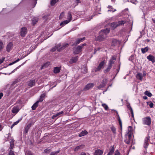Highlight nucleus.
Listing matches in <instances>:
<instances>
[{
  "mask_svg": "<svg viewBox=\"0 0 155 155\" xmlns=\"http://www.w3.org/2000/svg\"><path fill=\"white\" fill-rule=\"evenodd\" d=\"M110 31V29L108 28L101 30L99 33V35L96 38V40L100 41L104 40L107 35L109 32Z\"/></svg>",
  "mask_w": 155,
  "mask_h": 155,
  "instance_id": "obj_1",
  "label": "nucleus"
},
{
  "mask_svg": "<svg viewBox=\"0 0 155 155\" xmlns=\"http://www.w3.org/2000/svg\"><path fill=\"white\" fill-rule=\"evenodd\" d=\"M143 124L150 126L151 124V119L150 117H148L143 118Z\"/></svg>",
  "mask_w": 155,
  "mask_h": 155,
  "instance_id": "obj_2",
  "label": "nucleus"
},
{
  "mask_svg": "<svg viewBox=\"0 0 155 155\" xmlns=\"http://www.w3.org/2000/svg\"><path fill=\"white\" fill-rule=\"evenodd\" d=\"M85 44H83L81 45L78 46L73 52L74 54H78L81 51V49L84 46L86 45Z\"/></svg>",
  "mask_w": 155,
  "mask_h": 155,
  "instance_id": "obj_3",
  "label": "nucleus"
},
{
  "mask_svg": "<svg viewBox=\"0 0 155 155\" xmlns=\"http://www.w3.org/2000/svg\"><path fill=\"white\" fill-rule=\"evenodd\" d=\"M105 64L104 61H102L99 64L97 67L95 69V72H97L100 71L103 68Z\"/></svg>",
  "mask_w": 155,
  "mask_h": 155,
  "instance_id": "obj_4",
  "label": "nucleus"
},
{
  "mask_svg": "<svg viewBox=\"0 0 155 155\" xmlns=\"http://www.w3.org/2000/svg\"><path fill=\"white\" fill-rule=\"evenodd\" d=\"M34 123L31 122L28 124L27 126H26L24 128V133L25 134L28 132V130L29 129L30 127L32 125H33Z\"/></svg>",
  "mask_w": 155,
  "mask_h": 155,
  "instance_id": "obj_5",
  "label": "nucleus"
},
{
  "mask_svg": "<svg viewBox=\"0 0 155 155\" xmlns=\"http://www.w3.org/2000/svg\"><path fill=\"white\" fill-rule=\"evenodd\" d=\"M35 83L36 81L35 79H31L28 81V85L30 87H32L35 85Z\"/></svg>",
  "mask_w": 155,
  "mask_h": 155,
  "instance_id": "obj_6",
  "label": "nucleus"
},
{
  "mask_svg": "<svg viewBox=\"0 0 155 155\" xmlns=\"http://www.w3.org/2000/svg\"><path fill=\"white\" fill-rule=\"evenodd\" d=\"M116 58L115 56H112L109 61L108 65L112 67V64H114L116 61Z\"/></svg>",
  "mask_w": 155,
  "mask_h": 155,
  "instance_id": "obj_7",
  "label": "nucleus"
},
{
  "mask_svg": "<svg viewBox=\"0 0 155 155\" xmlns=\"http://www.w3.org/2000/svg\"><path fill=\"white\" fill-rule=\"evenodd\" d=\"M94 84L93 83H89L86 85L83 89L84 91H87L92 88L94 86Z\"/></svg>",
  "mask_w": 155,
  "mask_h": 155,
  "instance_id": "obj_8",
  "label": "nucleus"
},
{
  "mask_svg": "<svg viewBox=\"0 0 155 155\" xmlns=\"http://www.w3.org/2000/svg\"><path fill=\"white\" fill-rule=\"evenodd\" d=\"M150 141V137H146L144 140V147L145 148L147 149L149 145L148 142Z\"/></svg>",
  "mask_w": 155,
  "mask_h": 155,
  "instance_id": "obj_9",
  "label": "nucleus"
},
{
  "mask_svg": "<svg viewBox=\"0 0 155 155\" xmlns=\"http://www.w3.org/2000/svg\"><path fill=\"white\" fill-rule=\"evenodd\" d=\"M27 33V29L25 27H23L21 28V35L22 37H24Z\"/></svg>",
  "mask_w": 155,
  "mask_h": 155,
  "instance_id": "obj_10",
  "label": "nucleus"
},
{
  "mask_svg": "<svg viewBox=\"0 0 155 155\" xmlns=\"http://www.w3.org/2000/svg\"><path fill=\"white\" fill-rule=\"evenodd\" d=\"M78 56L75 57H72L70 60L69 63L71 64H72L78 61Z\"/></svg>",
  "mask_w": 155,
  "mask_h": 155,
  "instance_id": "obj_11",
  "label": "nucleus"
},
{
  "mask_svg": "<svg viewBox=\"0 0 155 155\" xmlns=\"http://www.w3.org/2000/svg\"><path fill=\"white\" fill-rule=\"evenodd\" d=\"M115 150V147L114 145L111 146L109 149V152L107 155H112Z\"/></svg>",
  "mask_w": 155,
  "mask_h": 155,
  "instance_id": "obj_12",
  "label": "nucleus"
},
{
  "mask_svg": "<svg viewBox=\"0 0 155 155\" xmlns=\"http://www.w3.org/2000/svg\"><path fill=\"white\" fill-rule=\"evenodd\" d=\"M147 58L153 63L155 62V57L150 54L147 57Z\"/></svg>",
  "mask_w": 155,
  "mask_h": 155,
  "instance_id": "obj_13",
  "label": "nucleus"
},
{
  "mask_svg": "<svg viewBox=\"0 0 155 155\" xmlns=\"http://www.w3.org/2000/svg\"><path fill=\"white\" fill-rule=\"evenodd\" d=\"M85 39V37H84L81 38H79L77 39L75 42L73 44V45H76L79 44L81 42L83 41Z\"/></svg>",
  "mask_w": 155,
  "mask_h": 155,
  "instance_id": "obj_14",
  "label": "nucleus"
},
{
  "mask_svg": "<svg viewBox=\"0 0 155 155\" xmlns=\"http://www.w3.org/2000/svg\"><path fill=\"white\" fill-rule=\"evenodd\" d=\"M61 46V45L60 44H59L57 45H56L55 47L52 48L51 50V51L52 52H54L56 50H57L58 51H60V50L59 48H60Z\"/></svg>",
  "mask_w": 155,
  "mask_h": 155,
  "instance_id": "obj_15",
  "label": "nucleus"
},
{
  "mask_svg": "<svg viewBox=\"0 0 155 155\" xmlns=\"http://www.w3.org/2000/svg\"><path fill=\"white\" fill-rule=\"evenodd\" d=\"M20 108L18 106L14 107L12 110V112L13 113H17L20 110Z\"/></svg>",
  "mask_w": 155,
  "mask_h": 155,
  "instance_id": "obj_16",
  "label": "nucleus"
},
{
  "mask_svg": "<svg viewBox=\"0 0 155 155\" xmlns=\"http://www.w3.org/2000/svg\"><path fill=\"white\" fill-rule=\"evenodd\" d=\"M13 46V44L12 42H9L7 45L6 47V50L8 52H9L12 49V48Z\"/></svg>",
  "mask_w": 155,
  "mask_h": 155,
  "instance_id": "obj_17",
  "label": "nucleus"
},
{
  "mask_svg": "<svg viewBox=\"0 0 155 155\" xmlns=\"http://www.w3.org/2000/svg\"><path fill=\"white\" fill-rule=\"evenodd\" d=\"M103 151L100 149H97L95 150L94 153V155H102L103 153Z\"/></svg>",
  "mask_w": 155,
  "mask_h": 155,
  "instance_id": "obj_18",
  "label": "nucleus"
},
{
  "mask_svg": "<svg viewBox=\"0 0 155 155\" xmlns=\"http://www.w3.org/2000/svg\"><path fill=\"white\" fill-rule=\"evenodd\" d=\"M46 96V94L43 93L41 94L40 97V98L37 101H38L39 102H42L44 100L45 97Z\"/></svg>",
  "mask_w": 155,
  "mask_h": 155,
  "instance_id": "obj_19",
  "label": "nucleus"
},
{
  "mask_svg": "<svg viewBox=\"0 0 155 155\" xmlns=\"http://www.w3.org/2000/svg\"><path fill=\"white\" fill-rule=\"evenodd\" d=\"M116 115H117V120L118 121L119 124L120 125V129H121V130L122 129V122H121V119L120 118V117L118 113H117Z\"/></svg>",
  "mask_w": 155,
  "mask_h": 155,
  "instance_id": "obj_20",
  "label": "nucleus"
},
{
  "mask_svg": "<svg viewBox=\"0 0 155 155\" xmlns=\"http://www.w3.org/2000/svg\"><path fill=\"white\" fill-rule=\"evenodd\" d=\"M105 86V82L104 80L103 79L102 80L101 83L99 86H97V87L98 89H100L101 88H103Z\"/></svg>",
  "mask_w": 155,
  "mask_h": 155,
  "instance_id": "obj_21",
  "label": "nucleus"
},
{
  "mask_svg": "<svg viewBox=\"0 0 155 155\" xmlns=\"http://www.w3.org/2000/svg\"><path fill=\"white\" fill-rule=\"evenodd\" d=\"M64 113L63 111H61L59 112L58 113L54 115H53L52 117V119H54L56 117L60 116L61 115L63 114Z\"/></svg>",
  "mask_w": 155,
  "mask_h": 155,
  "instance_id": "obj_22",
  "label": "nucleus"
},
{
  "mask_svg": "<svg viewBox=\"0 0 155 155\" xmlns=\"http://www.w3.org/2000/svg\"><path fill=\"white\" fill-rule=\"evenodd\" d=\"M39 102L37 101L34 103L31 107L32 109L33 110H35L36 108L38 107V103Z\"/></svg>",
  "mask_w": 155,
  "mask_h": 155,
  "instance_id": "obj_23",
  "label": "nucleus"
},
{
  "mask_svg": "<svg viewBox=\"0 0 155 155\" xmlns=\"http://www.w3.org/2000/svg\"><path fill=\"white\" fill-rule=\"evenodd\" d=\"M84 145L83 144L77 146L74 148V151H78L79 150L83 149L84 147Z\"/></svg>",
  "mask_w": 155,
  "mask_h": 155,
  "instance_id": "obj_24",
  "label": "nucleus"
},
{
  "mask_svg": "<svg viewBox=\"0 0 155 155\" xmlns=\"http://www.w3.org/2000/svg\"><path fill=\"white\" fill-rule=\"evenodd\" d=\"M61 70V68L59 67H56L54 68V72L55 74H57L59 73Z\"/></svg>",
  "mask_w": 155,
  "mask_h": 155,
  "instance_id": "obj_25",
  "label": "nucleus"
},
{
  "mask_svg": "<svg viewBox=\"0 0 155 155\" xmlns=\"http://www.w3.org/2000/svg\"><path fill=\"white\" fill-rule=\"evenodd\" d=\"M88 133V132L86 130H84V131H82L80 134H79V137H81L83 136H84L87 135Z\"/></svg>",
  "mask_w": 155,
  "mask_h": 155,
  "instance_id": "obj_26",
  "label": "nucleus"
},
{
  "mask_svg": "<svg viewBox=\"0 0 155 155\" xmlns=\"http://www.w3.org/2000/svg\"><path fill=\"white\" fill-rule=\"evenodd\" d=\"M69 44L66 43H64L63 44L62 46L60 48V51L63 50L65 48L68 47L69 46Z\"/></svg>",
  "mask_w": 155,
  "mask_h": 155,
  "instance_id": "obj_27",
  "label": "nucleus"
},
{
  "mask_svg": "<svg viewBox=\"0 0 155 155\" xmlns=\"http://www.w3.org/2000/svg\"><path fill=\"white\" fill-rule=\"evenodd\" d=\"M117 22L118 26L124 25V24L126 23V21L124 20H121Z\"/></svg>",
  "mask_w": 155,
  "mask_h": 155,
  "instance_id": "obj_28",
  "label": "nucleus"
},
{
  "mask_svg": "<svg viewBox=\"0 0 155 155\" xmlns=\"http://www.w3.org/2000/svg\"><path fill=\"white\" fill-rule=\"evenodd\" d=\"M137 78L140 80L141 81L143 79V75L141 73H139L137 74L136 76Z\"/></svg>",
  "mask_w": 155,
  "mask_h": 155,
  "instance_id": "obj_29",
  "label": "nucleus"
},
{
  "mask_svg": "<svg viewBox=\"0 0 155 155\" xmlns=\"http://www.w3.org/2000/svg\"><path fill=\"white\" fill-rule=\"evenodd\" d=\"M112 67L108 64V67L107 68L104 70V72L105 74L107 73L110 71V69Z\"/></svg>",
  "mask_w": 155,
  "mask_h": 155,
  "instance_id": "obj_30",
  "label": "nucleus"
},
{
  "mask_svg": "<svg viewBox=\"0 0 155 155\" xmlns=\"http://www.w3.org/2000/svg\"><path fill=\"white\" fill-rule=\"evenodd\" d=\"M118 26L117 22H113L111 24V27L113 29L115 28Z\"/></svg>",
  "mask_w": 155,
  "mask_h": 155,
  "instance_id": "obj_31",
  "label": "nucleus"
},
{
  "mask_svg": "<svg viewBox=\"0 0 155 155\" xmlns=\"http://www.w3.org/2000/svg\"><path fill=\"white\" fill-rule=\"evenodd\" d=\"M14 147V140H12L10 142V146L9 149H10V150H12L13 149Z\"/></svg>",
  "mask_w": 155,
  "mask_h": 155,
  "instance_id": "obj_32",
  "label": "nucleus"
},
{
  "mask_svg": "<svg viewBox=\"0 0 155 155\" xmlns=\"http://www.w3.org/2000/svg\"><path fill=\"white\" fill-rule=\"evenodd\" d=\"M68 21H69V22L72 20V16L70 12H68Z\"/></svg>",
  "mask_w": 155,
  "mask_h": 155,
  "instance_id": "obj_33",
  "label": "nucleus"
},
{
  "mask_svg": "<svg viewBox=\"0 0 155 155\" xmlns=\"http://www.w3.org/2000/svg\"><path fill=\"white\" fill-rule=\"evenodd\" d=\"M119 41L115 39H113L112 40V45L115 46L117 43H119Z\"/></svg>",
  "mask_w": 155,
  "mask_h": 155,
  "instance_id": "obj_34",
  "label": "nucleus"
},
{
  "mask_svg": "<svg viewBox=\"0 0 155 155\" xmlns=\"http://www.w3.org/2000/svg\"><path fill=\"white\" fill-rule=\"evenodd\" d=\"M148 47H146L144 48H142L141 49V52L143 54L145 53L148 51Z\"/></svg>",
  "mask_w": 155,
  "mask_h": 155,
  "instance_id": "obj_35",
  "label": "nucleus"
},
{
  "mask_svg": "<svg viewBox=\"0 0 155 155\" xmlns=\"http://www.w3.org/2000/svg\"><path fill=\"white\" fill-rule=\"evenodd\" d=\"M69 22V21H68L67 20L64 21L60 23V25L61 26H64L65 25L67 24Z\"/></svg>",
  "mask_w": 155,
  "mask_h": 155,
  "instance_id": "obj_36",
  "label": "nucleus"
},
{
  "mask_svg": "<svg viewBox=\"0 0 155 155\" xmlns=\"http://www.w3.org/2000/svg\"><path fill=\"white\" fill-rule=\"evenodd\" d=\"M108 8L110 9L108 10V12H114L116 11V9H114L113 10L114 8L112 7V6L109 5L108 6Z\"/></svg>",
  "mask_w": 155,
  "mask_h": 155,
  "instance_id": "obj_37",
  "label": "nucleus"
},
{
  "mask_svg": "<svg viewBox=\"0 0 155 155\" xmlns=\"http://www.w3.org/2000/svg\"><path fill=\"white\" fill-rule=\"evenodd\" d=\"M59 0H51V6H53Z\"/></svg>",
  "mask_w": 155,
  "mask_h": 155,
  "instance_id": "obj_38",
  "label": "nucleus"
},
{
  "mask_svg": "<svg viewBox=\"0 0 155 155\" xmlns=\"http://www.w3.org/2000/svg\"><path fill=\"white\" fill-rule=\"evenodd\" d=\"M38 19L36 18H34L32 20V23L33 25L35 24L38 22Z\"/></svg>",
  "mask_w": 155,
  "mask_h": 155,
  "instance_id": "obj_39",
  "label": "nucleus"
},
{
  "mask_svg": "<svg viewBox=\"0 0 155 155\" xmlns=\"http://www.w3.org/2000/svg\"><path fill=\"white\" fill-rule=\"evenodd\" d=\"M144 94L148 96L149 97H151L152 94L151 93L148 91H146L144 93Z\"/></svg>",
  "mask_w": 155,
  "mask_h": 155,
  "instance_id": "obj_40",
  "label": "nucleus"
},
{
  "mask_svg": "<svg viewBox=\"0 0 155 155\" xmlns=\"http://www.w3.org/2000/svg\"><path fill=\"white\" fill-rule=\"evenodd\" d=\"M110 128L114 134H115L116 133V129L115 127L112 126L110 127Z\"/></svg>",
  "mask_w": 155,
  "mask_h": 155,
  "instance_id": "obj_41",
  "label": "nucleus"
},
{
  "mask_svg": "<svg viewBox=\"0 0 155 155\" xmlns=\"http://www.w3.org/2000/svg\"><path fill=\"white\" fill-rule=\"evenodd\" d=\"M37 0H33V2H34L33 4H32V8H33L35 7L37 3Z\"/></svg>",
  "mask_w": 155,
  "mask_h": 155,
  "instance_id": "obj_42",
  "label": "nucleus"
},
{
  "mask_svg": "<svg viewBox=\"0 0 155 155\" xmlns=\"http://www.w3.org/2000/svg\"><path fill=\"white\" fill-rule=\"evenodd\" d=\"M102 106L104 107L106 110H107L108 109V107L107 105L105 104H102Z\"/></svg>",
  "mask_w": 155,
  "mask_h": 155,
  "instance_id": "obj_43",
  "label": "nucleus"
},
{
  "mask_svg": "<svg viewBox=\"0 0 155 155\" xmlns=\"http://www.w3.org/2000/svg\"><path fill=\"white\" fill-rule=\"evenodd\" d=\"M114 155H120V153L118 150L115 151Z\"/></svg>",
  "mask_w": 155,
  "mask_h": 155,
  "instance_id": "obj_44",
  "label": "nucleus"
},
{
  "mask_svg": "<svg viewBox=\"0 0 155 155\" xmlns=\"http://www.w3.org/2000/svg\"><path fill=\"white\" fill-rule=\"evenodd\" d=\"M9 155H15L14 152L12 150H10L9 153Z\"/></svg>",
  "mask_w": 155,
  "mask_h": 155,
  "instance_id": "obj_45",
  "label": "nucleus"
},
{
  "mask_svg": "<svg viewBox=\"0 0 155 155\" xmlns=\"http://www.w3.org/2000/svg\"><path fill=\"white\" fill-rule=\"evenodd\" d=\"M59 151H58L56 152H52L51 153V155H55V154L59 153Z\"/></svg>",
  "mask_w": 155,
  "mask_h": 155,
  "instance_id": "obj_46",
  "label": "nucleus"
},
{
  "mask_svg": "<svg viewBox=\"0 0 155 155\" xmlns=\"http://www.w3.org/2000/svg\"><path fill=\"white\" fill-rule=\"evenodd\" d=\"M3 42L2 41H0V51L3 48Z\"/></svg>",
  "mask_w": 155,
  "mask_h": 155,
  "instance_id": "obj_47",
  "label": "nucleus"
},
{
  "mask_svg": "<svg viewBox=\"0 0 155 155\" xmlns=\"http://www.w3.org/2000/svg\"><path fill=\"white\" fill-rule=\"evenodd\" d=\"M21 119H20L19 120H18L16 121L13 124L14 126L17 125L18 124L21 120Z\"/></svg>",
  "mask_w": 155,
  "mask_h": 155,
  "instance_id": "obj_48",
  "label": "nucleus"
},
{
  "mask_svg": "<svg viewBox=\"0 0 155 155\" xmlns=\"http://www.w3.org/2000/svg\"><path fill=\"white\" fill-rule=\"evenodd\" d=\"M130 139H127L125 140V142L127 144H129L130 143Z\"/></svg>",
  "mask_w": 155,
  "mask_h": 155,
  "instance_id": "obj_49",
  "label": "nucleus"
},
{
  "mask_svg": "<svg viewBox=\"0 0 155 155\" xmlns=\"http://www.w3.org/2000/svg\"><path fill=\"white\" fill-rule=\"evenodd\" d=\"M127 107L128 109H129L130 111L131 110H133V109L131 107L130 105V104H129L127 105Z\"/></svg>",
  "mask_w": 155,
  "mask_h": 155,
  "instance_id": "obj_50",
  "label": "nucleus"
},
{
  "mask_svg": "<svg viewBox=\"0 0 155 155\" xmlns=\"http://www.w3.org/2000/svg\"><path fill=\"white\" fill-rule=\"evenodd\" d=\"M5 59V57H2V59H0V64L3 63Z\"/></svg>",
  "mask_w": 155,
  "mask_h": 155,
  "instance_id": "obj_51",
  "label": "nucleus"
},
{
  "mask_svg": "<svg viewBox=\"0 0 155 155\" xmlns=\"http://www.w3.org/2000/svg\"><path fill=\"white\" fill-rule=\"evenodd\" d=\"M149 105L150 107L151 108H152L153 107L154 104L152 102H150Z\"/></svg>",
  "mask_w": 155,
  "mask_h": 155,
  "instance_id": "obj_52",
  "label": "nucleus"
},
{
  "mask_svg": "<svg viewBox=\"0 0 155 155\" xmlns=\"http://www.w3.org/2000/svg\"><path fill=\"white\" fill-rule=\"evenodd\" d=\"M131 114V116L134 119V112L133 111V110H131V111H130Z\"/></svg>",
  "mask_w": 155,
  "mask_h": 155,
  "instance_id": "obj_53",
  "label": "nucleus"
},
{
  "mask_svg": "<svg viewBox=\"0 0 155 155\" xmlns=\"http://www.w3.org/2000/svg\"><path fill=\"white\" fill-rule=\"evenodd\" d=\"M64 12H62L60 14L59 16V19H61L62 18V17L63 16Z\"/></svg>",
  "mask_w": 155,
  "mask_h": 155,
  "instance_id": "obj_54",
  "label": "nucleus"
},
{
  "mask_svg": "<svg viewBox=\"0 0 155 155\" xmlns=\"http://www.w3.org/2000/svg\"><path fill=\"white\" fill-rule=\"evenodd\" d=\"M48 64H49V62L46 63L45 64H44L42 67V68L46 67V66Z\"/></svg>",
  "mask_w": 155,
  "mask_h": 155,
  "instance_id": "obj_55",
  "label": "nucleus"
},
{
  "mask_svg": "<svg viewBox=\"0 0 155 155\" xmlns=\"http://www.w3.org/2000/svg\"><path fill=\"white\" fill-rule=\"evenodd\" d=\"M3 96V94L1 92L0 93V99H1L2 97Z\"/></svg>",
  "mask_w": 155,
  "mask_h": 155,
  "instance_id": "obj_56",
  "label": "nucleus"
},
{
  "mask_svg": "<svg viewBox=\"0 0 155 155\" xmlns=\"http://www.w3.org/2000/svg\"><path fill=\"white\" fill-rule=\"evenodd\" d=\"M20 66L17 67L15 69H14L12 71V73H13L15 71H16V69L18 68L19 67H20Z\"/></svg>",
  "mask_w": 155,
  "mask_h": 155,
  "instance_id": "obj_57",
  "label": "nucleus"
},
{
  "mask_svg": "<svg viewBox=\"0 0 155 155\" xmlns=\"http://www.w3.org/2000/svg\"><path fill=\"white\" fill-rule=\"evenodd\" d=\"M131 134H128V138L130 139H131Z\"/></svg>",
  "mask_w": 155,
  "mask_h": 155,
  "instance_id": "obj_58",
  "label": "nucleus"
},
{
  "mask_svg": "<svg viewBox=\"0 0 155 155\" xmlns=\"http://www.w3.org/2000/svg\"><path fill=\"white\" fill-rule=\"evenodd\" d=\"M27 154L29 155H32V153L30 151H28L27 152Z\"/></svg>",
  "mask_w": 155,
  "mask_h": 155,
  "instance_id": "obj_59",
  "label": "nucleus"
},
{
  "mask_svg": "<svg viewBox=\"0 0 155 155\" xmlns=\"http://www.w3.org/2000/svg\"><path fill=\"white\" fill-rule=\"evenodd\" d=\"M128 127V130H130L129 131H131V129H132V127L131 126H129Z\"/></svg>",
  "mask_w": 155,
  "mask_h": 155,
  "instance_id": "obj_60",
  "label": "nucleus"
},
{
  "mask_svg": "<svg viewBox=\"0 0 155 155\" xmlns=\"http://www.w3.org/2000/svg\"><path fill=\"white\" fill-rule=\"evenodd\" d=\"M20 59H17V60H16L15 61H14L13 62V63H16L18 62L19 60H20Z\"/></svg>",
  "mask_w": 155,
  "mask_h": 155,
  "instance_id": "obj_61",
  "label": "nucleus"
},
{
  "mask_svg": "<svg viewBox=\"0 0 155 155\" xmlns=\"http://www.w3.org/2000/svg\"><path fill=\"white\" fill-rule=\"evenodd\" d=\"M143 99L145 100H146L147 99V96L144 95L143 97Z\"/></svg>",
  "mask_w": 155,
  "mask_h": 155,
  "instance_id": "obj_62",
  "label": "nucleus"
},
{
  "mask_svg": "<svg viewBox=\"0 0 155 155\" xmlns=\"http://www.w3.org/2000/svg\"><path fill=\"white\" fill-rule=\"evenodd\" d=\"M146 72L144 71L143 73V76L144 77V76H146Z\"/></svg>",
  "mask_w": 155,
  "mask_h": 155,
  "instance_id": "obj_63",
  "label": "nucleus"
},
{
  "mask_svg": "<svg viewBox=\"0 0 155 155\" xmlns=\"http://www.w3.org/2000/svg\"><path fill=\"white\" fill-rule=\"evenodd\" d=\"M80 155H86V154L84 153H82Z\"/></svg>",
  "mask_w": 155,
  "mask_h": 155,
  "instance_id": "obj_64",
  "label": "nucleus"
}]
</instances>
